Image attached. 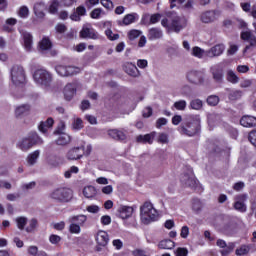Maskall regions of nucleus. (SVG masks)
I'll return each mask as SVG.
<instances>
[{"label":"nucleus","instance_id":"1","mask_svg":"<svg viewBox=\"0 0 256 256\" xmlns=\"http://www.w3.org/2000/svg\"><path fill=\"white\" fill-rule=\"evenodd\" d=\"M161 25L168 33H181L187 27V19L176 15L170 18H163Z\"/></svg>","mask_w":256,"mask_h":256},{"label":"nucleus","instance_id":"2","mask_svg":"<svg viewBox=\"0 0 256 256\" xmlns=\"http://www.w3.org/2000/svg\"><path fill=\"white\" fill-rule=\"evenodd\" d=\"M141 221L144 225H149L152 221H157L159 218V212L153 207L151 202H145L140 207Z\"/></svg>","mask_w":256,"mask_h":256},{"label":"nucleus","instance_id":"3","mask_svg":"<svg viewBox=\"0 0 256 256\" xmlns=\"http://www.w3.org/2000/svg\"><path fill=\"white\" fill-rule=\"evenodd\" d=\"M177 130L180 135L195 137L201 131V122L198 120H186L180 124Z\"/></svg>","mask_w":256,"mask_h":256},{"label":"nucleus","instance_id":"4","mask_svg":"<svg viewBox=\"0 0 256 256\" xmlns=\"http://www.w3.org/2000/svg\"><path fill=\"white\" fill-rule=\"evenodd\" d=\"M50 199L56 203H69L73 199V190L67 187H59L50 193Z\"/></svg>","mask_w":256,"mask_h":256},{"label":"nucleus","instance_id":"5","mask_svg":"<svg viewBox=\"0 0 256 256\" xmlns=\"http://www.w3.org/2000/svg\"><path fill=\"white\" fill-rule=\"evenodd\" d=\"M33 78L35 83L42 87H50L53 81V75L45 69H37L33 74Z\"/></svg>","mask_w":256,"mask_h":256},{"label":"nucleus","instance_id":"6","mask_svg":"<svg viewBox=\"0 0 256 256\" xmlns=\"http://www.w3.org/2000/svg\"><path fill=\"white\" fill-rule=\"evenodd\" d=\"M13 85H23L25 83V70L22 66L14 65L10 71Z\"/></svg>","mask_w":256,"mask_h":256},{"label":"nucleus","instance_id":"7","mask_svg":"<svg viewBox=\"0 0 256 256\" xmlns=\"http://www.w3.org/2000/svg\"><path fill=\"white\" fill-rule=\"evenodd\" d=\"M37 143H39V135L37 132H31L28 138L22 139L18 147L22 151H29V149H31L33 145H37Z\"/></svg>","mask_w":256,"mask_h":256},{"label":"nucleus","instance_id":"8","mask_svg":"<svg viewBox=\"0 0 256 256\" xmlns=\"http://www.w3.org/2000/svg\"><path fill=\"white\" fill-rule=\"evenodd\" d=\"M85 155V146H77L70 148L66 153V159L68 161H79V159H83Z\"/></svg>","mask_w":256,"mask_h":256},{"label":"nucleus","instance_id":"9","mask_svg":"<svg viewBox=\"0 0 256 256\" xmlns=\"http://www.w3.org/2000/svg\"><path fill=\"white\" fill-rule=\"evenodd\" d=\"M80 39H99V34L95 31L91 24H84L79 32Z\"/></svg>","mask_w":256,"mask_h":256},{"label":"nucleus","instance_id":"10","mask_svg":"<svg viewBox=\"0 0 256 256\" xmlns=\"http://www.w3.org/2000/svg\"><path fill=\"white\" fill-rule=\"evenodd\" d=\"M56 71L58 73V75H60L61 77H71L73 75H77V73H79L80 69L79 67H75V66H57L56 67Z\"/></svg>","mask_w":256,"mask_h":256},{"label":"nucleus","instance_id":"11","mask_svg":"<svg viewBox=\"0 0 256 256\" xmlns=\"http://www.w3.org/2000/svg\"><path fill=\"white\" fill-rule=\"evenodd\" d=\"M216 245H217V247H220V249H222L220 251L222 256H227V255L233 253V250L235 249V243L229 242L227 244V242H225V240H223V239H218L216 241Z\"/></svg>","mask_w":256,"mask_h":256},{"label":"nucleus","instance_id":"12","mask_svg":"<svg viewBox=\"0 0 256 256\" xmlns=\"http://www.w3.org/2000/svg\"><path fill=\"white\" fill-rule=\"evenodd\" d=\"M54 135H60L58 139L55 141L56 145L65 147V145H69L71 143V136H69V134L63 133L62 128H57L54 131Z\"/></svg>","mask_w":256,"mask_h":256},{"label":"nucleus","instance_id":"13","mask_svg":"<svg viewBox=\"0 0 256 256\" xmlns=\"http://www.w3.org/2000/svg\"><path fill=\"white\" fill-rule=\"evenodd\" d=\"M65 101H71L77 94V83H68L63 90Z\"/></svg>","mask_w":256,"mask_h":256},{"label":"nucleus","instance_id":"14","mask_svg":"<svg viewBox=\"0 0 256 256\" xmlns=\"http://www.w3.org/2000/svg\"><path fill=\"white\" fill-rule=\"evenodd\" d=\"M187 79L189 83H192L193 85H202L204 81L203 73L195 70H191L187 73Z\"/></svg>","mask_w":256,"mask_h":256},{"label":"nucleus","instance_id":"15","mask_svg":"<svg viewBox=\"0 0 256 256\" xmlns=\"http://www.w3.org/2000/svg\"><path fill=\"white\" fill-rule=\"evenodd\" d=\"M218 16H219V11L208 10L201 14L200 19L202 23H213V21H217Z\"/></svg>","mask_w":256,"mask_h":256},{"label":"nucleus","instance_id":"16","mask_svg":"<svg viewBox=\"0 0 256 256\" xmlns=\"http://www.w3.org/2000/svg\"><path fill=\"white\" fill-rule=\"evenodd\" d=\"M236 202L234 203V209L240 213H245L247 211V206L243 201L247 200V194H240L236 196Z\"/></svg>","mask_w":256,"mask_h":256},{"label":"nucleus","instance_id":"17","mask_svg":"<svg viewBox=\"0 0 256 256\" xmlns=\"http://www.w3.org/2000/svg\"><path fill=\"white\" fill-rule=\"evenodd\" d=\"M135 211V209H133V207L131 206H125V205H121L118 210V217H120V219H129L130 217L133 216V212Z\"/></svg>","mask_w":256,"mask_h":256},{"label":"nucleus","instance_id":"18","mask_svg":"<svg viewBox=\"0 0 256 256\" xmlns=\"http://www.w3.org/2000/svg\"><path fill=\"white\" fill-rule=\"evenodd\" d=\"M123 69L130 77H139V75H141L139 68H137V65H135L133 62H126Z\"/></svg>","mask_w":256,"mask_h":256},{"label":"nucleus","instance_id":"19","mask_svg":"<svg viewBox=\"0 0 256 256\" xmlns=\"http://www.w3.org/2000/svg\"><path fill=\"white\" fill-rule=\"evenodd\" d=\"M96 243L100 247H107L109 243V234L103 230L98 231L96 234Z\"/></svg>","mask_w":256,"mask_h":256},{"label":"nucleus","instance_id":"20","mask_svg":"<svg viewBox=\"0 0 256 256\" xmlns=\"http://www.w3.org/2000/svg\"><path fill=\"white\" fill-rule=\"evenodd\" d=\"M240 125L247 128L256 127V117L251 115H244L240 119Z\"/></svg>","mask_w":256,"mask_h":256},{"label":"nucleus","instance_id":"21","mask_svg":"<svg viewBox=\"0 0 256 256\" xmlns=\"http://www.w3.org/2000/svg\"><path fill=\"white\" fill-rule=\"evenodd\" d=\"M85 15H87L85 6H78L76 11L70 15V19L71 21H81V17H85Z\"/></svg>","mask_w":256,"mask_h":256},{"label":"nucleus","instance_id":"22","mask_svg":"<svg viewBox=\"0 0 256 256\" xmlns=\"http://www.w3.org/2000/svg\"><path fill=\"white\" fill-rule=\"evenodd\" d=\"M153 139H155V132H151L149 134H145V135H138L136 137V142L137 143H143L145 144H149V145H153Z\"/></svg>","mask_w":256,"mask_h":256},{"label":"nucleus","instance_id":"23","mask_svg":"<svg viewBox=\"0 0 256 256\" xmlns=\"http://www.w3.org/2000/svg\"><path fill=\"white\" fill-rule=\"evenodd\" d=\"M108 135L112 139H115V141H125V139H127V135H125V132L118 129L109 130Z\"/></svg>","mask_w":256,"mask_h":256},{"label":"nucleus","instance_id":"24","mask_svg":"<svg viewBox=\"0 0 256 256\" xmlns=\"http://www.w3.org/2000/svg\"><path fill=\"white\" fill-rule=\"evenodd\" d=\"M184 177H186V179L181 178L182 183H185V185L191 189H197V187H199V180H197V178L191 177L189 174H184Z\"/></svg>","mask_w":256,"mask_h":256},{"label":"nucleus","instance_id":"25","mask_svg":"<svg viewBox=\"0 0 256 256\" xmlns=\"http://www.w3.org/2000/svg\"><path fill=\"white\" fill-rule=\"evenodd\" d=\"M38 47L40 51H49L53 49V42H51V39H49V37L45 36L39 42Z\"/></svg>","mask_w":256,"mask_h":256},{"label":"nucleus","instance_id":"26","mask_svg":"<svg viewBox=\"0 0 256 256\" xmlns=\"http://www.w3.org/2000/svg\"><path fill=\"white\" fill-rule=\"evenodd\" d=\"M53 125H55V120H53V118H48L46 121L40 122L38 129L41 133L45 134L51 127H53Z\"/></svg>","mask_w":256,"mask_h":256},{"label":"nucleus","instance_id":"27","mask_svg":"<svg viewBox=\"0 0 256 256\" xmlns=\"http://www.w3.org/2000/svg\"><path fill=\"white\" fill-rule=\"evenodd\" d=\"M50 169H57L60 165H63V157L54 155L48 160Z\"/></svg>","mask_w":256,"mask_h":256},{"label":"nucleus","instance_id":"28","mask_svg":"<svg viewBox=\"0 0 256 256\" xmlns=\"http://www.w3.org/2000/svg\"><path fill=\"white\" fill-rule=\"evenodd\" d=\"M45 4L43 2H38L34 5V15L38 17V19H43L45 17Z\"/></svg>","mask_w":256,"mask_h":256},{"label":"nucleus","instance_id":"29","mask_svg":"<svg viewBox=\"0 0 256 256\" xmlns=\"http://www.w3.org/2000/svg\"><path fill=\"white\" fill-rule=\"evenodd\" d=\"M223 51H225V45L216 44L210 49L209 55L212 57H219V55H223Z\"/></svg>","mask_w":256,"mask_h":256},{"label":"nucleus","instance_id":"30","mask_svg":"<svg viewBox=\"0 0 256 256\" xmlns=\"http://www.w3.org/2000/svg\"><path fill=\"white\" fill-rule=\"evenodd\" d=\"M163 37V31L159 28H151L148 31V38L150 41H153L155 39H161Z\"/></svg>","mask_w":256,"mask_h":256},{"label":"nucleus","instance_id":"31","mask_svg":"<svg viewBox=\"0 0 256 256\" xmlns=\"http://www.w3.org/2000/svg\"><path fill=\"white\" fill-rule=\"evenodd\" d=\"M240 37H241L242 41H250V47H255L256 39L252 38L253 35L251 34V31L241 32Z\"/></svg>","mask_w":256,"mask_h":256},{"label":"nucleus","instance_id":"32","mask_svg":"<svg viewBox=\"0 0 256 256\" xmlns=\"http://www.w3.org/2000/svg\"><path fill=\"white\" fill-rule=\"evenodd\" d=\"M31 111V106L29 104H23L16 108L15 115L16 117H21V115H28Z\"/></svg>","mask_w":256,"mask_h":256},{"label":"nucleus","instance_id":"33","mask_svg":"<svg viewBox=\"0 0 256 256\" xmlns=\"http://www.w3.org/2000/svg\"><path fill=\"white\" fill-rule=\"evenodd\" d=\"M175 242L171 239H164L158 243V249H174Z\"/></svg>","mask_w":256,"mask_h":256},{"label":"nucleus","instance_id":"34","mask_svg":"<svg viewBox=\"0 0 256 256\" xmlns=\"http://www.w3.org/2000/svg\"><path fill=\"white\" fill-rule=\"evenodd\" d=\"M139 19L138 13H131L124 16L122 23L123 25H131L132 23H135V21Z\"/></svg>","mask_w":256,"mask_h":256},{"label":"nucleus","instance_id":"35","mask_svg":"<svg viewBox=\"0 0 256 256\" xmlns=\"http://www.w3.org/2000/svg\"><path fill=\"white\" fill-rule=\"evenodd\" d=\"M71 223H76V221L78 222L77 225H79V227H83L85 225V223H87V216L80 214V215H76V216H72L70 218Z\"/></svg>","mask_w":256,"mask_h":256},{"label":"nucleus","instance_id":"36","mask_svg":"<svg viewBox=\"0 0 256 256\" xmlns=\"http://www.w3.org/2000/svg\"><path fill=\"white\" fill-rule=\"evenodd\" d=\"M23 39L26 51H31L33 47V36L30 33H26L24 34Z\"/></svg>","mask_w":256,"mask_h":256},{"label":"nucleus","instance_id":"37","mask_svg":"<svg viewBox=\"0 0 256 256\" xmlns=\"http://www.w3.org/2000/svg\"><path fill=\"white\" fill-rule=\"evenodd\" d=\"M241 97H243V91H241V90H231L228 93V99L230 101H237V100L241 99Z\"/></svg>","mask_w":256,"mask_h":256},{"label":"nucleus","instance_id":"38","mask_svg":"<svg viewBox=\"0 0 256 256\" xmlns=\"http://www.w3.org/2000/svg\"><path fill=\"white\" fill-rule=\"evenodd\" d=\"M95 193H96V190H95V187L93 186H87V187H84L83 189V195L84 197H86V199H91L95 197Z\"/></svg>","mask_w":256,"mask_h":256},{"label":"nucleus","instance_id":"39","mask_svg":"<svg viewBox=\"0 0 256 256\" xmlns=\"http://www.w3.org/2000/svg\"><path fill=\"white\" fill-rule=\"evenodd\" d=\"M190 109H194V111H201V109H203V101H201V99L191 100Z\"/></svg>","mask_w":256,"mask_h":256},{"label":"nucleus","instance_id":"40","mask_svg":"<svg viewBox=\"0 0 256 256\" xmlns=\"http://www.w3.org/2000/svg\"><path fill=\"white\" fill-rule=\"evenodd\" d=\"M226 79L227 81H229V83H232L233 85L239 83V78L237 75H235V72H233V70H228Z\"/></svg>","mask_w":256,"mask_h":256},{"label":"nucleus","instance_id":"41","mask_svg":"<svg viewBox=\"0 0 256 256\" xmlns=\"http://www.w3.org/2000/svg\"><path fill=\"white\" fill-rule=\"evenodd\" d=\"M38 225H39V222L37 221V219L32 218L29 221V225L25 228L26 233H33V231H35V229H37Z\"/></svg>","mask_w":256,"mask_h":256},{"label":"nucleus","instance_id":"42","mask_svg":"<svg viewBox=\"0 0 256 256\" xmlns=\"http://www.w3.org/2000/svg\"><path fill=\"white\" fill-rule=\"evenodd\" d=\"M212 75H213V79L216 80L217 83H221L223 81V70L213 69Z\"/></svg>","mask_w":256,"mask_h":256},{"label":"nucleus","instance_id":"43","mask_svg":"<svg viewBox=\"0 0 256 256\" xmlns=\"http://www.w3.org/2000/svg\"><path fill=\"white\" fill-rule=\"evenodd\" d=\"M174 109H176V111H185V109H187V101L185 100H179L174 102L173 104Z\"/></svg>","mask_w":256,"mask_h":256},{"label":"nucleus","instance_id":"44","mask_svg":"<svg viewBox=\"0 0 256 256\" xmlns=\"http://www.w3.org/2000/svg\"><path fill=\"white\" fill-rule=\"evenodd\" d=\"M39 150H35L28 156V163L29 165H35L37 163V159H39Z\"/></svg>","mask_w":256,"mask_h":256},{"label":"nucleus","instance_id":"45","mask_svg":"<svg viewBox=\"0 0 256 256\" xmlns=\"http://www.w3.org/2000/svg\"><path fill=\"white\" fill-rule=\"evenodd\" d=\"M192 209L194 211H201V209H203V203L201 202V200L199 198H193L192 199Z\"/></svg>","mask_w":256,"mask_h":256},{"label":"nucleus","instance_id":"46","mask_svg":"<svg viewBox=\"0 0 256 256\" xmlns=\"http://www.w3.org/2000/svg\"><path fill=\"white\" fill-rule=\"evenodd\" d=\"M69 233L72 235H79V233H81V226L75 222H72L69 226Z\"/></svg>","mask_w":256,"mask_h":256},{"label":"nucleus","instance_id":"47","mask_svg":"<svg viewBox=\"0 0 256 256\" xmlns=\"http://www.w3.org/2000/svg\"><path fill=\"white\" fill-rule=\"evenodd\" d=\"M16 223H17V227L18 229H20V231H23V229H25V226L27 225V218L21 216L16 218Z\"/></svg>","mask_w":256,"mask_h":256},{"label":"nucleus","instance_id":"48","mask_svg":"<svg viewBox=\"0 0 256 256\" xmlns=\"http://www.w3.org/2000/svg\"><path fill=\"white\" fill-rule=\"evenodd\" d=\"M247 253H249V247H247V245H242L235 251V254L237 256L247 255Z\"/></svg>","mask_w":256,"mask_h":256},{"label":"nucleus","instance_id":"49","mask_svg":"<svg viewBox=\"0 0 256 256\" xmlns=\"http://www.w3.org/2000/svg\"><path fill=\"white\" fill-rule=\"evenodd\" d=\"M175 256H187L189 255V250L186 247H178L174 251Z\"/></svg>","mask_w":256,"mask_h":256},{"label":"nucleus","instance_id":"50","mask_svg":"<svg viewBox=\"0 0 256 256\" xmlns=\"http://www.w3.org/2000/svg\"><path fill=\"white\" fill-rule=\"evenodd\" d=\"M18 15L22 19H27L29 17V8L27 6L20 7Z\"/></svg>","mask_w":256,"mask_h":256},{"label":"nucleus","instance_id":"51","mask_svg":"<svg viewBox=\"0 0 256 256\" xmlns=\"http://www.w3.org/2000/svg\"><path fill=\"white\" fill-rule=\"evenodd\" d=\"M57 11H59V2H57V0H54L49 6V13H51V15H55Z\"/></svg>","mask_w":256,"mask_h":256},{"label":"nucleus","instance_id":"52","mask_svg":"<svg viewBox=\"0 0 256 256\" xmlns=\"http://www.w3.org/2000/svg\"><path fill=\"white\" fill-rule=\"evenodd\" d=\"M206 101L208 105L215 107V105L219 104V96H215V95L209 96Z\"/></svg>","mask_w":256,"mask_h":256},{"label":"nucleus","instance_id":"53","mask_svg":"<svg viewBox=\"0 0 256 256\" xmlns=\"http://www.w3.org/2000/svg\"><path fill=\"white\" fill-rule=\"evenodd\" d=\"M161 13H155L150 16V25H155L161 21Z\"/></svg>","mask_w":256,"mask_h":256},{"label":"nucleus","instance_id":"54","mask_svg":"<svg viewBox=\"0 0 256 256\" xmlns=\"http://www.w3.org/2000/svg\"><path fill=\"white\" fill-rule=\"evenodd\" d=\"M203 53H204L203 49H201L199 46H195L192 49V55L194 57H198V59H201V57H203Z\"/></svg>","mask_w":256,"mask_h":256},{"label":"nucleus","instance_id":"55","mask_svg":"<svg viewBox=\"0 0 256 256\" xmlns=\"http://www.w3.org/2000/svg\"><path fill=\"white\" fill-rule=\"evenodd\" d=\"M101 13H103V10L101 8H95L94 10L91 11L90 17L91 19H100Z\"/></svg>","mask_w":256,"mask_h":256},{"label":"nucleus","instance_id":"56","mask_svg":"<svg viewBox=\"0 0 256 256\" xmlns=\"http://www.w3.org/2000/svg\"><path fill=\"white\" fill-rule=\"evenodd\" d=\"M105 35L110 41H117V39H119V34H113V31L111 29H107L105 31Z\"/></svg>","mask_w":256,"mask_h":256},{"label":"nucleus","instance_id":"57","mask_svg":"<svg viewBox=\"0 0 256 256\" xmlns=\"http://www.w3.org/2000/svg\"><path fill=\"white\" fill-rule=\"evenodd\" d=\"M140 35H141V31L130 30L128 33V38L130 39V41H135V39H137V37H139Z\"/></svg>","mask_w":256,"mask_h":256},{"label":"nucleus","instance_id":"58","mask_svg":"<svg viewBox=\"0 0 256 256\" xmlns=\"http://www.w3.org/2000/svg\"><path fill=\"white\" fill-rule=\"evenodd\" d=\"M49 241L50 243H52V245H57L58 243H61V236L57 234H51L49 237Z\"/></svg>","mask_w":256,"mask_h":256},{"label":"nucleus","instance_id":"59","mask_svg":"<svg viewBox=\"0 0 256 256\" xmlns=\"http://www.w3.org/2000/svg\"><path fill=\"white\" fill-rule=\"evenodd\" d=\"M73 129H76L77 131L83 129V120L81 118L74 120Z\"/></svg>","mask_w":256,"mask_h":256},{"label":"nucleus","instance_id":"60","mask_svg":"<svg viewBox=\"0 0 256 256\" xmlns=\"http://www.w3.org/2000/svg\"><path fill=\"white\" fill-rule=\"evenodd\" d=\"M248 141L256 147V130H252L248 135Z\"/></svg>","mask_w":256,"mask_h":256},{"label":"nucleus","instance_id":"61","mask_svg":"<svg viewBox=\"0 0 256 256\" xmlns=\"http://www.w3.org/2000/svg\"><path fill=\"white\" fill-rule=\"evenodd\" d=\"M148 65H149V62L146 59L137 60V67H139V69H146Z\"/></svg>","mask_w":256,"mask_h":256},{"label":"nucleus","instance_id":"62","mask_svg":"<svg viewBox=\"0 0 256 256\" xmlns=\"http://www.w3.org/2000/svg\"><path fill=\"white\" fill-rule=\"evenodd\" d=\"M39 253V248L37 246H29L28 247V254L31 256H37Z\"/></svg>","mask_w":256,"mask_h":256},{"label":"nucleus","instance_id":"63","mask_svg":"<svg viewBox=\"0 0 256 256\" xmlns=\"http://www.w3.org/2000/svg\"><path fill=\"white\" fill-rule=\"evenodd\" d=\"M56 31L60 34H63V33H66L67 31V26H65V24H57L56 27H55Z\"/></svg>","mask_w":256,"mask_h":256},{"label":"nucleus","instance_id":"64","mask_svg":"<svg viewBox=\"0 0 256 256\" xmlns=\"http://www.w3.org/2000/svg\"><path fill=\"white\" fill-rule=\"evenodd\" d=\"M102 225H111V216L109 215H104L100 219Z\"/></svg>","mask_w":256,"mask_h":256}]
</instances>
